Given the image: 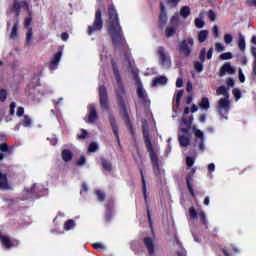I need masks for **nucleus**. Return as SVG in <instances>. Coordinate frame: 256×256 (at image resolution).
<instances>
[{
	"label": "nucleus",
	"instance_id": "obj_18",
	"mask_svg": "<svg viewBox=\"0 0 256 256\" xmlns=\"http://www.w3.org/2000/svg\"><path fill=\"white\" fill-rule=\"evenodd\" d=\"M98 118L99 116H97V110H95V106L90 105L88 107V123H95Z\"/></svg>",
	"mask_w": 256,
	"mask_h": 256
},
{
	"label": "nucleus",
	"instance_id": "obj_8",
	"mask_svg": "<svg viewBox=\"0 0 256 256\" xmlns=\"http://www.w3.org/2000/svg\"><path fill=\"white\" fill-rule=\"evenodd\" d=\"M194 43L193 38H187L186 40L182 41L179 45L180 54L184 57H189V55H191V48L193 47Z\"/></svg>",
	"mask_w": 256,
	"mask_h": 256
},
{
	"label": "nucleus",
	"instance_id": "obj_1",
	"mask_svg": "<svg viewBox=\"0 0 256 256\" xmlns=\"http://www.w3.org/2000/svg\"><path fill=\"white\" fill-rule=\"evenodd\" d=\"M108 17V33L112 39L114 47H123V45H125V38L123 37L121 25H119V16L117 15L115 6H109Z\"/></svg>",
	"mask_w": 256,
	"mask_h": 256
},
{
	"label": "nucleus",
	"instance_id": "obj_39",
	"mask_svg": "<svg viewBox=\"0 0 256 256\" xmlns=\"http://www.w3.org/2000/svg\"><path fill=\"white\" fill-rule=\"evenodd\" d=\"M142 191L145 201H147V184H145V177L142 175Z\"/></svg>",
	"mask_w": 256,
	"mask_h": 256
},
{
	"label": "nucleus",
	"instance_id": "obj_56",
	"mask_svg": "<svg viewBox=\"0 0 256 256\" xmlns=\"http://www.w3.org/2000/svg\"><path fill=\"white\" fill-rule=\"evenodd\" d=\"M195 69L196 71H198L199 73H201V71H203V64L200 62H196L195 63Z\"/></svg>",
	"mask_w": 256,
	"mask_h": 256
},
{
	"label": "nucleus",
	"instance_id": "obj_37",
	"mask_svg": "<svg viewBox=\"0 0 256 256\" xmlns=\"http://www.w3.org/2000/svg\"><path fill=\"white\" fill-rule=\"evenodd\" d=\"M184 93L185 92L183 90H180L175 95V105H176V107H179V103L181 102V99H182Z\"/></svg>",
	"mask_w": 256,
	"mask_h": 256
},
{
	"label": "nucleus",
	"instance_id": "obj_52",
	"mask_svg": "<svg viewBox=\"0 0 256 256\" xmlns=\"http://www.w3.org/2000/svg\"><path fill=\"white\" fill-rule=\"evenodd\" d=\"M24 114H25V108L24 107H18V109L16 111L17 117H23Z\"/></svg>",
	"mask_w": 256,
	"mask_h": 256
},
{
	"label": "nucleus",
	"instance_id": "obj_51",
	"mask_svg": "<svg viewBox=\"0 0 256 256\" xmlns=\"http://www.w3.org/2000/svg\"><path fill=\"white\" fill-rule=\"evenodd\" d=\"M120 111L127 118V111L125 110V102L120 101Z\"/></svg>",
	"mask_w": 256,
	"mask_h": 256
},
{
	"label": "nucleus",
	"instance_id": "obj_7",
	"mask_svg": "<svg viewBox=\"0 0 256 256\" xmlns=\"http://www.w3.org/2000/svg\"><path fill=\"white\" fill-rule=\"evenodd\" d=\"M156 55L162 67L165 69H169V67H171V56L169 55V52L165 50V48L159 47L156 51Z\"/></svg>",
	"mask_w": 256,
	"mask_h": 256
},
{
	"label": "nucleus",
	"instance_id": "obj_29",
	"mask_svg": "<svg viewBox=\"0 0 256 256\" xmlns=\"http://www.w3.org/2000/svg\"><path fill=\"white\" fill-rule=\"evenodd\" d=\"M144 245L147 247L149 253H153V249H154V244H153V239L147 237V238H144Z\"/></svg>",
	"mask_w": 256,
	"mask_h": 256
},
{
	"label": "nucleus",
	"instance_id": "obj_64",
	"mask_svg": "<svg viewBox=\"0 0 256 256\" xmlns=\"http://www.w3.org/2000/svg\"><path fill=\"white\" fill-rule=\"evenodd\" d=\"M226 83L228 85V89H229V87H233V85H235V81L233 79H231V78L227 79Z\"/></svg>",
	"mask_w": 256,
	"mask_h": 256
},
{
	"label": "nucleus",
	"instance_id": "obj_54",
	"mask_svg": "<svg viewBox=\"0 0 256 256\" xmlns=\"http://www.w3.org/2000/svg\"><path fill=\"white\" fill-rule=\"evenodd\" d=\"M7 99V91L1 90L0 91V101H5Z\"/></svg>",
	"mask_w": 256,
	"mask_h": 256
},
{
	"label": "nucleus",
	"instance_id": "obj_27",
	"mask_svg": "<svg viewBox=\"0 0 256 256\" xmlns=\"http://www.w3.org/2000/svg\"><path fill=\"white\" fill-rule=\"evenodd\" d=\"M216 95H223L224 97H227V99H229V88L225 86H220L216 90Z\"/></svg>",
	"mask_w": 256,
	"mask_h": 256
},
{
	"label": "nucleus",
	"instance_id": "obj_5",
	"mask_svg": "<svg viewBox=\"0 0 256 256\" xmlns=\"http://www.w3.org/2000/svg\"><path fill=\"white\" fill-rule=\"evenodd\" d=\"M101 59L103 61H105L106 63H112L113 71H114V75H115V79L117 81V87H118V90L116 91V93L118 95H121V93H123V86H121V77L119 76V71L115 67V63L113 62V58H111V55L108 56L107 52L104 51L101 54Z\"/></svg>",
	"mask_w": 256,
	"mask_h": 256
},
{
	"label": "nucleus",
	"instance_id": "obj_46",
	"mask_svg": "<svg viewBox=\"0 0 256 256\" xmlns=\"http://www.w3.org/2000/svg\"><path fill=\"white\" fill-rule=\"evenodd\" d=\"M224 43H226V45L233 43V36L231 34L224 35Z\"/></svg>",
	"mask_w": 256,
	"mask_h": 256
},
{
	"label": "nucleus",
	"instance_id": "obj_40",
	"mask_svg": "<svg viewBox=\"0 0 256 256\" xmlns=\"http://www.w3.org/2000/svg\"><path fill=\"white\" fill-rule=\"evenodd\" d=\"M180 1L181 0H167L166 4H167V7L173 8V7H177V5H179Z\"/></svg>",
	"mask_w": 256,
	"mask_h": 256
},
{
	"label": "nucleus",
	"instance_id": "obj_20",
	"mask_svg": "<svg viewBox=\"0 0 256 256\" xmlns=\"http://www.w3.org/2000/svg\"><path fill=\"white\" fill-rule=\"evenodd\" d=\"M19 21V17H17L10 33V39H19Z\"/></svg>",
	"mask_w": 256,
	"mask_h": 256
},
{
	"label": "nucleus",
	"instance_id": "obj_62",
	"mask_svg": "<svg viewBox=\"0 0 256 256\" xmlns=\"http://www.w3.org/2000/svg\"><path fill=\"white\" fill-rule=\"evenodd\" d=\"M85 163H87V160L82 156L78 160L77 165L83 166V165H85Z\"/></svg>",
	"mask_w": 256,
	"mask_h": 256
},
{
	"label": "nucleus",
	"instance_id": "obj_4",
	"mask_svg": "<svg viewBox=\"0 0 256 256\" xmlns=\"http://www.w3.org/2000/svg\"><path fill=\"white\" fill-rule=\"evenodd\" d=\"M30 0H13V4L10 8V11L19 17L21 15V11H32L33 8L30 4Z\"/></svg>",
	"mask_w": 256,
	"mask_h": 256
},
{
	"label": "nucleus",
	"instance_id": "obj_15",
	"mask_svg": "<svg viewBox=\"0 0 256 256\" xmlns=\"http://www.w3.org/2000/svg\"><path fill=\"white\" fill-rule=\"evenodd\" d=\"M61 57H63V52L61 51L54 54L50 62L51 71H55V69L59 67V62L61 61Z\"/></svg>",
	"mask_w": 256,
	"mask_h": 256
},
{
	"label": "nucleus",
	"instance_id": "obj_50",
	"mask_svg": "<svg viewBox=\"0 0 256 256\" xmlns=\"http://www.w3.org/2000/svg\"><path fill=\"white\" fill-rule=\"evenodd\" d=\"M96 195L98 197V201H105V193H103L100 190H97L96 191Z\"/></svg>",
	"mask_w": 256,
	"mask_h": 256
},
{
	"label": "nucleus",
	"instance_id": "obj_2",
	"mask_svg": "<svg viewBox=\"0 0 256 256\" xmlns=\"http://www.w3.org/2000/svg\"><path fill=\"white\" fill-rule=\"evenodd\" d=\"M143 127V135L146 143V147L148 152L150 153V159L152 161V165L154 167L155 175H161V171L159 170V161L157 160V146L151 144V138L149 137V129L147 127V121L142 122Z\"/></svg>",
	"mask_w": 256,
	"mask_h": 256
},
{
	"label": "nucleus",
	"instance_id": "obj_9",
	"mask_svg": "<svg viewBox=\"0 0 256 256\" xmlns=\"http://www.w3.org/2000/svg\"><path fill=\"white\" fill-rule=\"evenodd\" d=\"M189 213V217L190 219H192V221H195V218L199 217L200 219V223H202V225H207L208 220H207V215L205 214V212H203V210H198V212L195 210V208L191 207L188 211Z\"/></svg>",
	"mask_w": 256,
	"mask_h": 256
},
{
	"label": "nucleus",
	"instance_id": "obj_33",
	"mask_svg": "<svg viewBox=\"0 0 256 256\" xmlns=\"http://www.w3.org/2000/svg\"><path fill=\"white\" fill-rule=\"evenodd\" d=\"M200 107H201V109H204L205 111H207L211 107L210 103H209V98H207V97L202 98Z\"/></svg>",
	"mask_w": 256,
	"mask_h": 256
},
{
	"label": "nucleus",
	"instance_id": "obj_36",
	"mask_svg": "<svg viewBox=\"0 0 256 256\" xmlns=\"http://www.w3.org/2000/svg\"><path fill=\"white\" fill-rule=\"evenodd\" d=\"M74 228H75V221L74 220H68L64 224L65 231H71V229H74Z\"/></svg>",
	"mask_w": 256,
	"mask_h": 256
},
{
	"label": "nucleus",
	"instance_id": "obj_30",
	"mask_svg": "<svg viewBox=\"0 0 256 256\" xmlns=\"http://www.w3.org/2000/svg\"><path fill=\"white\" fill-rule=\"evenodd\" d=\"M238 47L240 51H245V48H246L245 36L241 33L238 35Z\"/></svg>",
	"mask_w": 256,
	"mask_h": 256
},
{
	"label": "nucleus",
	"instance_id": "obj_48",
	"mask_svg": "<svg viewBox=\"0 0 256 256\" xmlns=\"http://www.w3.org/2000/svg\"><path fill=\"white\" fill-rule=\"evenodd\" d=\"M251 51H252V55L254 57V64H253V71H254V74L256 75V48L255 47H252L251 48Z\"/></svg>",
	"mask_w": 256,
	"mask_h": 256
},
{
	"label": "nucleus",
	"instance_id": "obj_35",
	"mask_svg": "<svg viewBox=\"0 0 256 256\" xmlns=\"http://www.w3.org/2000/svg\"><path fill=\"white\" fill-rule=\"evenodd\" d=\"M26 29V41L27 43H31L33 41V28H25Z\"/></svg>",
	"mask_w": 256,
	"mask_h": 256
},
{
	"label": "nucleus",
	"instance_id": "obj_22",
	"mask_svg": "<svg viewBox=\"0 0 256 256\" xmlns=\"http://www.w3.org/2000/svg\"><path fill=\"white\" fill-rule=\"evenodd\" d=\"M109 121H110V125L112 127V131L119 143V128H117V124L115 123V118L112 115H109Z\"/></svg>",
	"mask_w": 256,
	"mask_h": 256
},
{
	"label": "nucleus",
	"instance_id": "obj_21",
	"mask_svg": "<svg viewBox=\"0 0 256 256\" xmlns=\"http://www.w3.org/2000/svg\"><path fill=\"white\" fill-rule=\"evenodd\" d=\"M160 9L161 13L159 18V25L160 27H165L167 24V13H165V5L161 4Z\"/></svg>",
	"mask_w": 256,
	"mask_h": 256
},
{
	"label": "nucleus",
	"instance_id": "obj_59",
	"mask_svg": "<svg viewBox=\"0 0 256 256\" xmlns=\"http://www.w3.org/2000/svg\"><path fill=\"white\" fill-rule=\"evenodd\" d=\"M239 79H240V83H245V75L243 74L242 69H239Z\"/></svg>",
	"mask_w": 256,
	"mask_h": 256
},
{
	"label": "nucleus",
	"instance_id": "obj_63",
	"mask_svg": "<svg viewBox=\"0 0 256 256\" xmlns=\"http://www.w3.org/2000/svg\"><path fill=\"white\" fill-rule=\"evenodd\" d=\"M176 87H178V88L183 87V79L182 78H178L176 80Z\"/></svg>",
	"mask_w": 256,
	"mask_h": 256
},
{
	"label": "nucleus",
	"instance_id": "obj_49",
	"mask_svg": "<svg viewBox=\"0 0 256 256\" xmlns=\"http://www.w3.org/2000/svg\"><path fill=\"white\" fill-rule=\"evenodd\" d=\"M215 49L218 53H221L222 51H225V46L219 42L215 44Z\"/></svg>",
	"mask_w": 256,
	"mask_h": 256
},
{
	"label": "nucleus",
	"instance_id": "obj_55",
	"mask_svg": "<svg viewBox=\"0 0 256 256\" xmlns=\"http://www.w3.org/2000/svg\"><path fill=\"white\" fill-rule=\"evenodd\" d=\"M17 107V104H15V102H12L10 104V115H15V109Z\"/></svg>",
	"mask_w": 256,
	"mask_h": 256
},
{
	"label": "nucleus",
	"instance_id": "obj_6",
	"mask_svg": "<svg viewBox=\"0 0 256 256\" xmlns=\"http://www.w3.org/2000/svg\"><path fill=\"white\" fill-rule=\"evenodd\" d=\"M103 29V18L102 13L100 9L96 10L94 23L92 26H88L87 33L88 35H93V33H96V31H101Z\"/></svg>",
	"mask_w": 256,
	"mask_h": 256
},
{
	"label": "nucleus",
	"instance_id": "obj_26",
	"mask_svg": "<svg viewBox=\"0 0 256 256\" xmlns=\"http://www.w3.org/2000/svg\"><path fill=\"white\" fill-rule=\"evenodd\" d=\"M157 85H167V77L160 76V77L155 78L152 81V87H157Z\"/></svg>",
	"mask_w": 256,
	"mask_h": 256
},
{
	"label": "nucleus",
	"instance_id": "obj_17",
	"mask_svg": "<svg viewBox=\"0 0 256 256\" xmlns=\"http://www.w3.org/2000/svg\"><path fill=\"white\" fill-rule=\"evenodd\" d=\"M225 73L233 75L235 73V67L231 66V63H225L220 69L219 76L225 77Z\"/></svg>",
	"mask_w": 256,
	"mask_h": 256
},
{
	"label": "nucleus",
	"instance_id": "obj_53",
	"mask_svg": "<svg viewBox=\"0 0 256 256\" xmlns=\"http://www.w3.org/2000/svg\"><path fill=\"white\" fill-rule=\"evenodd\" d=\"M186 165H187V167H191L192 165H195V159H193L192 157H187Z\"/></svg>",
	"mask_w": 256,
	"mask_h": 256
},
{
	"label": "nucleus",
	"instance_id": "obj_14",
	"mask_svg": "<svg viewBox=\"0 0 256 256\" xmlns=\"http://www.w3.org/2000/svg\"><path fill=\"white\" fill-rule=\"evenodd\" d=\"M41 189H43V186H41L40 184H34L31 188H26L23 191L24 199H30L31 195H33V193H39V191H41Z\"/></svg>",
	"mask_w": 256,
	"mask_h": 256
},
{
	"label": "nucleus",
	"instance_id": "obj_10",
	"mask_svg": "<svg viewBox=\"0 0 256 256\" xmlns=\"http://www.w3.org/2000/svg\"><path fill=\"white\" fill-rule=\"evenodd\" d=\"M230 107L231 106L229 103V98L224 97L218 101L217 111H218L219 115H221L222 117H225V114L229 113Z\"/></svg>",
	"mask_w": 256,
	"mask_h": 256
},
{
	"label": "nucleus",
	"instance_id": "obj_47",
	"mask_svg": "<svg viewBox=\"0 0 256 256\" xmlns=\"http://www.w3.org/2000/svg\"><path fill=\"white\" fill-rule=\"evenodd\" d=\"M232 93H233L236 101H239L241 98V90L239 88H235Z\"/></svg>",
	"mask_w": 256,
	"mask_h": 256
},
{
	"label": "nucleus",
	"instance_id": "obj_45",
	"mask_svg": "<svg viewBox=\"0 0 256 256\" xmlns=\"http://www.w3.org/2000/svg\"><path fill=\"white\" fill-rule=\"evenodd\" d=\"M220 59L227 61V59H233V54L231 52H226L220 55Z\"/></svg>",
	"mask_w": 256,
	"mask_h": 256
},
{
	"label": "nucleus",
	"instance_id": "obj_58",
	"mask_svg": "<svg viewBox=\"0 0 256 256\" xmlns=\"http://www.w3.org/2000/svg\"><path fill=\"white\" fill-rule=\"evenodd\" d=\"M9 146H7L6 143H2L0 144V151H2V153H6V151H8Z\"/></svg>",
	"mask_w": 256,
	"mask_h": 256
},
{
	"label": "nucleus",
	"instance_id": "obj_57",
	"mask_svg": "<svg viewBox=\"0 0 256 256\" xmlns=\"http://www.w3.org/2000/svg\"><path fill=\"white\" fill-rule=\"evenodd\" d=\"M205 55H207V50L203 48L200 52V61H205Z\"/></svg>",
	"mask_w": 256,
	"mask_h": 256
},
{
	"label": "nucleus",
	"instance_id": "obj_38",
	"mask_svg": "<svg viewBox=\"0 0 256 256\" xmlns=\"http://www.w3.org/2000/svg\"><path fill=\"white\" fill-rule=\"evenodd\" d=\"M99 150V144L96 142L90 143L88 147V153H95V151Z\"/></svg>",
	"mask_w": 256,
	"mask_h": 256
},
{
	"label": "nucleus",
	"instance_id": "obj_44",
	"mask_svg": "<svg viewBox=\"0 0 256 256\" xmlns=\"http://www.w3.org/2000/svg\"><path fill=\"white\" fill-rule=\"evenodd\" d=\"M102 167L103 169H105L106 171H111V163L105 159H102Z\"/></svg>",
	"mask_w": 256,
	"mask_h": 256
},
{
	"label": "nucleus",
	"instance_id": "obj_25",
	"mask_svg": "<svg viewBox=\"0 0 256 256\" xmlns=\"http://www.w3.org/2000/svg\"><path fill=\"white\" fill-rule=\"evenodd\" d=\"M31 23H33V10H30L28 16L24 19V29L32 28Z\"/></svg>",
	"mask_w": 256,
	"mask_h": 256
},
{
	"label": "nucleus",
	"instance_id": "obj_32",
	"mask_svg": "<svg viewBox=\"0 0 256 256\" xmlns=\"http://www.w3.org/2000/svg\"><path fill=\"white\" fill-rule=\"evenodd\" d=\"M223 253L226 256H233V253H239V248H237L235 246H231V248L229 250L223 249Z\"/></svg>",
	"mask_w": 256,
	"mask_h": 256
},
{
	"label": "nucleus",
	"instance_id": "obj_13",
	"mask_svg": "<svg viewBox=\"0 0 256 256\" xmlns=\"http://www.w3.org/2000/svg\"><path fill=\"white\" fill-rule=\"evenodd\" d=\"M13 189V183L7 178V174L0 172V191H9Z\"/></svg>",
	"mask_w": 256,
	"mask_h": 256
},
{
	"label": "nucleus",
	"instance_id": "obj_31",
	"mask_svg": "<svg viewBox=\"0 0 256 256\" xmlns=\"http://www.w3.org/2000/svg\"><path fill=\"white\" fill-rule=\"evenodd\" d=\"M180 15L181 17H183L184 19H187V17H189L191 15V8H189V6H183L180 9Z\"/></svg>",
	"mask_w": 256,
	"mask_h": 256
},
{
	"label": "nucleus",
	"instance_id": "obj_41",
	"mask_svg": "<svg viewBox=\"0 0 256 256\" xmlns=\"http://www.w3.org/2000/svg\"><path fill=\"white\" fill-rule=\"evenodd\" d=\"M191 180H192L191 176H188L186 179L189 192L191 193L192 197H195V192L193 191V186L191 185Z\"/></svg>",
	"mask_w": 256,
	"mask_h": 256
},
{
	"label": "nucleus",
	"instance_id": "obj_11",
	"mask_svg": "<svg viewBox=\"0 0 256 256\" xmlns=\"http://www.w3.org/2000/svg\"><path fill=\"white\" fill-rule=\"evenodd\" d=\"M192 129L196 137V144L198 145L200 151H205V145L203 144V142L205 141V135L203 134V131L195 126Z\"/></svg>",
	"mask_w": 256,
	"mask_h": 256
},
{
	"label": "nucleus",
	"instance_id": "obj_60",
	"mask_svg": "<svg viewBox=\"0 0 256 256\" xmlns=\"http://www.w3.org/2000/svg\"><path fill=\"white\" fill-rule=\"evenodd\" d=\"M208 17H209L210 21H215V17H217V15L215 14V12L210 10L208 12Z\"/></svg>",
	"mask_w": 256,
	"mask_h": 256
},
{
	"label": "nucleus",
	"instance_id": "obj_61",
	"mask_svg": "<svg viewBox=\"0 0 256 256\" xmlns=\"http://www.w3.org/2000/svg\"><path fill=\"white\" fill-rule=\"evenodd\" d=\"M87 137V130H81V133L78 134V139H85Z\"/></svg>",
	"mask_w": 256,
	"mask_h": 256
},
{
	"label": "nucleus",
	"instance_id": "obj_43",
	"mask_svg": "<svg viewBox=\"0 0 256 256\" xmlns=\"http://www.w3.org/2000/svg\"><path fill=\"white\" fill-rule=\"evenodd\" d=\"M93 249H96L97 251H105V246L103 245V243H94L92 244Z\"/></svg>",
	"mask_w": 256,
	"mask_h": 256
},
{
	"label": "nucleus",
	"instance_id": "obj_3",
	"mask_svg": "<svg viewBox=\"0 0 256 256\" xmlns=\"http://www.w3.org/2000/svg\"><path fill=\"white\" fill-rule=\"evenodd\" d=\"M191 123H193V117H190V122L186 118L182 119L180 124L181 132L179 133L181 147H187V145L191 143V138L189 137V128L191 127Z\"/></svg>",
	"mask_w": 256,
	"mask_h": 256
},
{
	"label": "nucleus",
	"instance_id": "obj_23",
	"mask_svg": "<svg viewBox=\"0 0 256 256\" xmlns=\"http://www.w3.org/2000/svg\"><path fill=\"white\" fill-rule=\"evenodd\" d=\"M61 157L65 163H69L73 159V152L69 149H64L61 153Z\"/></svg>",
	"mask_w": 256,
	"mask_h": 256
},
{
	"label": "nucleus",
	"instance_id": "obj_19",
	"mask_svg": "<svg viewBox=\"0 0 256 256\" xmlns=\"http://www.w3.org/2000/svg\"><path fill=\"white\" fill-rule=\"evenodd\" d=\"M137 94L141 103H145V105H147V92L145 91V89H143V85L138 84Z\"/></svg>",
	"mask_w": 256,
	"mask_h": 256
},
{
	"label": "nucleus",
	"instance_id": "obj_42",
	"mask_svg": "<svg viewBox=\"0 0 256 256\" xmlns=\"http://www.w3.org/2000/svg\"><path fill=\"white\" fill-rule=\"evenodd\" d=\"M195 25L198 29H203V27H205V21L201 18H196Z\"/></svg>",
	"mask_w": 256,
	"mask_h": 256
},
{
	"label": "nucleus",
	"instance_id": "obj_24",
	"mask_svg": "<svg viewBox=\"0 0 256 256\" xmlns=\"http://www.w3.org/2000/svg\"><path fill=\"white\" fill-rule=\"evenodd\" d=\"M21 125H23V127H31V117L25 115L21 122L16 126V131H19V127H21Z\"/></svg>",
	"mask_w": 256,
	"mask_h": 256
},
{
	"label": "nucleus",
	"instance_id": "obj_16",
	"mask_svg": "<svg viewBox=\"0 0 256 256\" xmlns=\"http://www.w3.org/2000/svg\"><path fill=\"white\" fill-rule=\"evenodd\" d=\"M99 94L101 107H103V109H107V105H109V102L107 101V89H105L103 86H100Z\"/></svg>",
	"mask_w": 256,
	"mask_h": 256
},
{
	"label": "nucleus",
	"instance_id": "obj_34",
	"mask_svg": "<svg viewBox=\"0 0 256 256\" xmlns=\"http://www.w3.org/2000/svg\"><path fill=\"white\" fill-rule=\"evenodd\" d=\"M177 31V28L174 26H168L165 31L166 37H173L174 33Z\"/></svg>",
	"mask_w": 256,
	"mask_h": 256
},
{
	"label": "nucleus",
	"instance_id": "obj_12",
	"mask_svg": "<svg viewBox=\"0 0 256 256\" xmlns=\"http://www.w3.org/2000/svg\"><path fill=\"white\" fill-rule=\"evenodd\" d=\"M0 243L4 249H11L13 247H17L19 245V241L11 240L7 235L0 236Z\"/></svg>",
	"mask_w": 256,
	"mask_h": 256
},
{
	"label": "nucleus",
	"instance_id": "obj_28",
	"mask_svg": "<svg viewBox=\"0 0 256 256\" xmlns=\"http://www.w3.org/2000/svg\"><path fill=\"white\" fill-rule=\"evenodd\" d=\"M207 37H209V31L202 30L198 33V41L199 43H205L207 41Z\"/></svg>",
	"mask_w": 256,
	"mask_h": 256
}]
</instances>
